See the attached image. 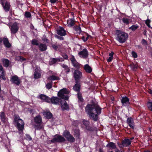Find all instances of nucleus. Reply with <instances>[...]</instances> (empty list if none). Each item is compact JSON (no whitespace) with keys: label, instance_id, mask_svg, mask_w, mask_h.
<instances>
[{"label":"nucleus","instance_id":"c756f323","mask_svg":"<svg viewBox=\"0 0 152 152\" xmlns=\"http://www.w3.org/2000/svg\"><path fill=\"white\" fill-rule=\"evenodd\" d=\"M129 99L126 96H125L124 97H122L121 99V102L123 104L129 103Z\"/></svg>","mask_w":152,"mask_h":152},{"label":"nucleus","instance_id":"49530a36","mask_svg":"<svg viewBox=\"0 0 152 152\" xmlns=\"http://www.w3.org/2000/svg\"><path fill=\"white\" fill-rule=\"evenodd\" d=\"M25 16L27 18H30L31 16V13L28 12H26L25 14Z\"/></svg>","mask_w":152,"mask_h":152},{"label":"nucleus","instance_id":"dca6fc26","mask_svg":"<svg viewBox=\"0 0 152 152\" xmlns=\"http://www.w3.org/2000/svg\"><path fill=\"white\" fill-rule=\"evenodd\" d=\"M132 143V142L131 140L125 138L121 142L122 145L124 147H128Z\"/></svg>","mask_w":152,"mask_h":152},{"label":"nucleus","instance_id":"680f3d73","mask_svg":"<svg viewBox=\"0 0 152 152\" xmlns=\"http://www.w3.org/2000/svg\"><path fill=\"white\" fill-rule=\"evenodd\" d=\"M110 98L112 103H113L114 101V97H113V96L112 97L111 96Z\"/></svg>","mask_w":152,"mask_h":152},{"label":"nucleus","instance_id":"ddd939ff","mask_svg":"<svg viewBox=\"0 0 152 152\" xmlns=\"http://www.w3.org/2000/svg\"><path fill=\"white\" fill-rule=\"evenodd\" d=\"M61 106L63 110H68L69 109V105L65 100L61 101Z\"/></svg>","mask_w":152,"mask_h":152},{"label":"nucleus","instance_id":"bb28decb","mask_svg":"<svg viewBox=\"0 0 152 152\" xmlns=\"http://www.w3.org/2000/svg\"><path fill=\"white\" fill-rule=\"evenodd\" d=\"M3 66L5 67H8L10 63V61L7 59L3 58L2 59Z\"/></svg>","mask_w":152,"mask_h":152},{"label":"nucleus","instance_id":"5701e85b","mask_svg":"<svg viewBox=\"0 0 152 152\" xmlns=\"http://www.w3.org/2000/svg\"><path fill=\"white\" fill-rule=\"evenodd\" d=\"M3 42L4 44L6 47L10 48L11 47V44L9 42V40L7 38H4Z\"/></svg>","mask_w":152,"mask_h":152},{"label":"nucleus","instance_id":"4d7b16f0","mask_svg":"<svg viewBox=\"0 0 152 152\" xmlns=\"http://www.w3.org/2000/svg\"><path fill=\"white\" fill-rule=\"evenodd\" d=\"M18 58H19V60L20 61H23L26 60V59L25 58H24L23 57L21 56H18Z\"/></svg>","mask_w":152,"mask_h":152},{"label":"nucleus","instance_id":"a211bd4d","mask_svg":"<svg viewBox=\"0 0 152 152\" xmlns=\"http://www.w3.org/2000/svg\"><path fill=\"white\" fill-rule=\"evenodd\" d=\"M1 78L4 80H6L5 75V71L2 66L0 64V79Z\"/></svg>","mask_w":152,"mask_h":152},{"label":"nucleus","instance_id":"f8f14e48","mask_svg":"<svg viewBox=\"0 0 152 152\" xmlns=\"http://www.w3.org/2000/svg\"><path fill=\"white\" fill-rule=\"evenodd\" d=\"M127 123L129 126L132 129H134L135 125L133 119L131 117L127 118Z\"/></svg>","mask_w":152,"mask_h":152},{"label":"nucleus","instance_id":"69168bd1","mask_svg":"<svg viewBox=\"0 0 152 152\" xmlns=\"http://www.w3.org/2000/svg\"><path fill=\"white\" fill-rule=\"evenodd\" d=\"M146 30H145V31L143 32V34L144 35H146Z\"/></svg>","mask_w":152,"mask_h":152},{"label":"nucleus","instance_id":"b1692460","mask_svg":"<svg viewBox=\"0 0 152 152\" xmlns=\"http://www.w3.org/2000/svg\"><path fill=\"white\" fill-rule=\"evenodd\" d=\"M39 98L45 101L46 102H50V98L44 94H41L39 96Z\"/></svg>","mask_w":152,"mask_h":152},{"label":"nucleus","instance_id":"7c9ffc66","mask_svg":"<svg viewBox=\"0 0 152 152\" xmlns=\"http://www.w3.org/2000/svg\"><path fill=\"white\" fill-rule=\"evenodd\" d=\"M61 66L64 69V71L66 73H68L70 72V68L66 65L62 64Z\"/></svg>","mask_w":152,"mask_h":152},{"label":"nucleus","instance_id":"e433bc0d","mask_svg":"<svg viewBox=\"0 0 152 152\" xmlns=\"http://www.w3.org/2000/svg\"><path fill=\"white\" fill-rule=\"evenodd\" d=\"M113 54L114 53L113 51L111 52V53L109 54V55L110 57L107 60V61L108 62H110L113 60Z\"/></svg>","mask_w":152,"mask_h":152},{"label":"nucleus","instance_id":"412c9836","mask_svg":"<svg viewBox=\"0 0 152 152\" xmlns=\"http://www.w3.org/2000/svg\"><path fill=\"white\" fill-rule=\"evenodd\" d=\"M129 66L131 68L132 70L135 71H136L139 67V66L137 62L135 64H134L133 62L131 63L129 65Z\"/></svg>","mask_w":152,"mask_h":152},{"label":"nucleus","instance_id":"a878e982","mask_svg":"<svg viewBox=\"0 0 152 152\" xmlns=\"http://www.w3.org/2000/svg\"><path fill=\"white\" fill-rule=\"evenodd\" d=\"M84 69L86 72L88 73H90L92 72V69L89 65L88 64H86L84 65Z\"/></svg>","mask_w":152,"mask_h":152},{"label":"nucleus","instance_id":"7ed1b4c3","mask_svg":"<svg viewBox=\"0 0 152 152\" xmlns=\"http://www.w3.org/2000/svg\"><path fill=\"white\" fill-rule=\"evenodd\" d=\"M117 39L121 43L125 42L128 37V34L122 31L116 30Z\"/></svg>","mask_w":152,"mask_h":152},{"label":"nucleus","instance_id":"c9c22d12","mask_svg":"<svg viewBox=\"0 0 152 152\" xmlns=\"http://www.w3.org/2000/svg\"><path fill=\"white\" fill-rule=\"evenodd\" d=\"M77 97L79 100V101H80L81 102H83L84 99L82 97V94L80 93H77Z\"/></svg>","mask_w":152,"mask_h":152},{"label":"nucleus","instance_id":"6e6d98bb","mask_svg":"<svg viewBox=\"0 0 152 152\" xmlns=\"http://www.w3.org/2000/svg\"><path fill=\"white\" fill-rule=\"evenodd\" d=\"M141 43H142V45H146L147 44V41L144 39H143L142 40V41L141 42Z\"/></svg>","mask_w":152,"mask_h":152},{"label":"nucleus","instance_id":"39448f33","mask_svg":"<svg viewBox=\"0 0 152 152\" xmlns=\"http://www.w3.org/2000/svg\"><path fill=\"white\" fill-rule=\"evenodd\" d=\"M74 70L73 76L75 81H80V80L82 77V72L79 70L72 69V71L73 72Z\"/></svg>","mask_w":152,"mask_h":152},{"label":"nucleus","instance_id":"6ab92c4d","mask_svg":"<svg viewBox=\"0 0 152 152\" xmlns=\"http://www.w3.org/2000/svg\"><path fill=\"white\" fill-rule=\"evenodd\" d=\"M60 99L57 97L53 96L50 99V101L52 104H59Z\"/></svg>","mask_w":152,"mask_h":152},{"label":"nucleus","instance_id":"3c124183","mask_svg":"<svg viewBox=\"0 0 152 152\" xmlns=\"http://www.w3.org/2000/svg\"><path fill=\"white\" fill-rule=\"evenodd\" d=\"M62 36H59L58 35H56L55 36V37L59 39L60 40H63L64 39V38L62 37Z\"/></svg>","mask_w":152,"mask_h":152},{"label":"nucleus","instance_id":"052dcab7","mask_svg":"<svg viewBox=\"0 0 152 152\" xmlns=\"http://www.w3.org/2000/svg\"><path fill=\"white\" fill-rule=\"evenodd\" d=\"M86 37L84 36H83L81 37V39L84 41L86 42Z\"/></svg>","mask_w":152,"mask_h":152},{"label":"nucleus","instance_id":"f257e3e1","mask_svg":"<svg viewBox=\"0 0 152 152\" xmlns=\"http://www.w3.org/2000/svg\"><path fill=\"white\" fill-rule=\"evenodd\" d=\"M85 109L86 113L90 118L95 121L98 120L99 115L101 113L102 108L97 104H88Z\"/></svg>","mask_w":152,"mask_h":152},{"label":"nucleus","instance_id":"4c0bfd02","mask_svg":"<svg viewBox=\"0 0 152 152\" xmlns=\"http://www.w3.org/2000/svg\"><path fill=\"white\" fill-rule=\"evenodd\" d=\"M138 27V26L137 25H132L130 27L129 29L132 31H134L136 30Z\"/></svg>","mask_w":152,"mask_h":152},{"label":"nucleus","instance_id":"8fccbe9b","mask_svg":"<svg viewBox=\"0 0 152 152\" xmlns=\"http://www.w3.org/2000/svg\"><path fill=\"white\" fill-rule=\"evenodd\" d=\"M36 125L35 126V128L36 129L39 130L42 129L43 128V127L42 126L40 125Z\"/></svg>","mask_w":152,"mask_h":152},{"label":"nucleus","instance_id":"79ce46f5","mask_svg":"<svg viewBox=\"0 0 152 152\" xmlns=\"http://www.w3.org/2000/svg\"><path fill=\"white\" fill-rule=\"evenodd\" d=\"M34 77L35 78L37 79L39 78L41 76V74L38 72L35 71L34 75Z\"/></svg>","mask_w":152,"mask_h":152},{"label":"nucleus","instance_id":"ea45409f","mask_svg":"<svg viewBox=\"0 0 152 152\" xmlns=\"http://www.w3.org/2000/svg\"><path fill=\"white\" fill-rule=\"evenodd\" d=\"M49 79L52 80H58L59 79V77L55 75H52L50 76L49 77Z\"/></svg>","mask_w":152,"mask_h":152},{"label":"nucleus","instance_id":"f3484780","mask_svg":"<svg viewBox=\"0 0 152 152\" xmlns=\"http://www.w3.org/2000/svg\"><path fill=\"white\" fill-rule=\"evenodd\" d=\"M75 84L73 87L74 91H76L78 93H79L80 90V81H75Z\"/></svg>","mask_w":152,"mask_h":152},{"label":"nucleus","instance_id":"774afa93","mask_svg":"<svg viewBox=\"0 0 152 152\" xmlns=\"http://www.w3.org/2000/svg\"><path fill=\"white\" fill-rule=\"evenodd\" d=\"M99 152H103V151L101 148L99 149Z\"/></svg>","mask_w":152,"mask_h":152},{"label":"nucleus","instance_id":"e2e57ef3","mask_svg":"<svg viewBox=\"0 0 152 152\" xmlns=\"http://www.w3.org/2000/svg\"><path fill=\"white\" fill-rule=\"evenodd\" d=\"M3 40V38H2L0 37V43H1Z\"/></svg>","mask_w":152,"mask_h":152},{"label":"nucleus","instance_id":"a19ab883","mask_svg":"<svg viewBox=\"0 0 152 152\" xmlns=\"http://www.w3.org/2000/svg\"><path fill=\"white\" fill-rule=\"evenodd\" d=\"M107 147L110 149L113 148H114V143L113 142H110L107 145Z\"/></svg>","mask_w":152,"mask_h":152},{"label":"nucleus","instance_id":"0eeeda50","mask_svg":"<svg viewBox=\"0 0 152 152\" xmlns=\"http://www.w3.org/2000/svg\"><path fill=\"white\" fill-rule=\"evenodd\" d=\"M65 140V139L63 137L59 135H56L50 140L52 143H54L56 142H62Z\"/></svg>","mask_w":152,"mask_h":152},{"label":"nucleus","instance_id":"de8ad7c7","mask_svg":"<svg viewBox=\"0 0 152 152\" xmlns=\"http://www.w3.org/2000/svg\"><path fill=\"white\" fill-rule=\"evenodd\" d=\"M131 54L132 57L134 58H136L137 57V53L134 51L132 52Z\"/></svg>","mask_w":152,"mask_h":152},{"label":"nucleus","instance_id":"f704fd0d","mask_svg":"<svg viewBox=\"0 0 152 152\" xmlns=\"http://www.w3.org/2000/svg\"><path fill=\"white\" fill-rule=\"evenodd\" d=\"M70 132L67 130H65L63 132V135L67 139L68 137L70 135Z\"/></svg>","mask_w":152,"mask_h":152},{"label":"nucleus","instance_id":"338daca9","mask_svg":"<svg viewBox=\"0 0 152 152\" xmlns=\"http://www.w3.org/2000/svg\"><path fill=\"white\" fill-rule=\"evenodd\" d=\"M115 152H122L121 150L119 149H117Z\"/></svg>","mask_w":152,"mask_h":152},{"label":"nucleus","instance_id":"aec40b11","mask_svg":"<svg viewBox=\"0 0 152 152\" xmlns=\"http://www.w3.org/2000/svg\"><path fill=\"white\" fill-rule=\"evenodd\" d=\"M67 26L69 27H72L74 26L76 23V21L73 18L69 19L67 21Z\"/></svg>","mask_w":152,"mask_h":152},{"label":"nucleus","instance_id":"9b49d317","mask_svg":"<svg viewBox=\"0 0 152 152\" xmlns=\"http://www.w3.org/2000/svg\"><path fill=\"white\" fill-rule=\"evenodd\" d=\"M57 34L61 36H65L66 35V31L62 27H60L56 30Z\"/></svg>","mask_w":152,"mask_h":152},{"label":"nucleus","instance_id":"58836bf2","mask_svg":"<svg viewBox=\"0 0 152 152\" xmlns=\"http://www.w3.org/2000/svg\"><path fill=\"white\" fill-rule=\"evenodd\" d=\"M74 134L77 138H79L80 136V130L78 129H75Z\"/></svg>","mask_w":152,"mask_h":152},{"label":"nucleus","instance_id":"6e6552de","mask_svg":"<svg viewBox=\"0 0 152 152\" xmlns=\"http://www.w3.org/2000/svg\"><path fill=\"white\" fill-rule=\"evenodd\" d=\"M70 60L71 61L72 65L75 69L79 70L81 64L77 61L74 56H72Z\"/></svg>","mask_w":152,"mask_h":152},{"label":"nucleus","instance_id":"09e8293b","mask_svg":"<svg viewBox=\"0 0 152 152\" xmlns=\"http://www.w3.org/2000/svg\"><path fill=\"white\" fill-rule=\"evenodd\" d=\"M59 59H57L55 58H53L51 61V62L53 64H55L58 61H59Z\"/></svg>","mask_w":152,"mask_h":152},{"label":"nucleus","instance_id":"473e14b6","mask_svg":"<svg viewBox=\"0 0 152 152\" xmlns=\"http://www.w3.org/2000/svg\"><path fill=\"white\" fill-rule=\"evenodd\" d=\"M69 142H74L75 140V138L71 134L69 135L67 138L66 139Z\"/></svg>","mask_w":152,"mask_h":152},{"label":"nucleus","instance_id":"603ef678","mask_svg":"<svg viewBox=\"0 0 152 152\" xmlns=\"http://www.w3.org/2000/svg\"><path fill=\"white\" fill-rule=\"evenodd\" d=\"M151 22V21L149 19H147L146 20L145 22V23L147 25V26L149 28L151 27L150 25V23Z\"/></svg>","mask_w":152,"mask_h":152},{"label":"nucleus","instance_id":"864d4df0","mask_svg":"<svg viewBox=\"0 0 152 152\" xmlns=\"http://www.w3.org/2000/svg\"><path fill=\"white\" fill-rule=\"evenodd\" d=\"M25 138L28 140H32V138L31 136L28 134L26 135Z\"/></svg>","mask_w":152,"mask_h":152},{"label":"nucleus","instance_id":"2f4dec72","mask_svg":"<svg viewBox=\"0 0 152 152\" xmlns=\"http://www.w3.org/2000/svg\"><path fill=\"white\" fill-rule=\"evenodd\" d=\"M73 28L77 31L78 34H80L81 32V28L80 26H74L73 27Z\"/></svg>","mask_w":152,"mask_h":152},{"label":"nucleus","instance_id":"cd10ccee","mask_svg":"<svg viewBox=\"0 0 152 152\" xmlns=\"http://www.w3.org/2000/svg\"><path fill=\"white\" fill-rule=\"evenodd\" d=\"M44 114L48 119H50L53 117V115L50 111H45L44 113Z\"/></svg>","mask_w":152,"mask_h":152},{"label":"nucleus","instance_id":"5fc2aeb1","mask_svg":"<svg viewBox=\"0 0 152 152\" xmlns=\"http://www.w3.org/2000/svg\"><path fill=\"white\" fill-rule=\"evenodd\" d=\"M52 48L55 50L57 51L58 49V46L55 44H52Z\"/></svg>","mask_w":152,"mask_h":152},{"label":"nucleus","instance_id":"4be33fe9","mask_svg":"<svg viewBox=\"0 0 152 152\" xmlns=\"http://www.w3.org/2000/svg\"><path fill=\"white\" fill-rule=\"evenodd\" d=\"M0 118L1 121L4 123H6L7 118L6 117L4 112H1L0 114Z\"/></svg>","mask_w":152,"mask_h":152},{"label":"nucleus","instance_id":"bf43d9fd","mask_svg":"<svg viewBox=\"0 0 152 152\" xmlns=\"http://www.w3.org/2000/svg\"><path fill=\"white\" fill-rule=\"evenodd\" d=\"M58 1V0H50V2L52 4L56 3Z\"/></svg>","mask_w":152,"mask_h":152},{"label":"nucleus","instance_id":"a18cd8bd","mask_svg":"<svg viewBox=\"0 0 152 152\" xmlns=\"http://www.w3.org/2000/svg\"><path fill=\"white\" fill-rule=\"evenodd\" d=\"M122 21L126 25H128L129 23V20L127 18H124L122 19Z\"/></svg>","mask_w":152,"mask_h":152},{"label":"nucleus","instance_id":"c03bdc74","mask_svg":"<svg viewBox=\"0 0 152 152\" xmlns=\"http://www.w3.org/2000/svg\"><path fill=\"white\" fill-rule=\"evenodd\" d=\"M31 44L33 45H35L37 46H39V45L38 43V40L36 39H33L32 40Z\"/></svg>","mask_w":152,"mask_h":152},{"label":"nucleus","instance_id":"20e7f679","mask_svg":"<svg viewBox=\"0 0 152 152\" xmlns=\"http://www.w3.org/2000/svg\"><path fill=\"white\" fill-rule=\"evenodd\" d=\"M70 93L69 91L66 88H63L58 92L57 95L58 97L65 100H67L69 99L68 94Z\"/></svg>","mask_w":152,"mask_h":152},{"label":"nucleus","instance_id":"c85d7f7f","mask_svg":"<svg viewBox=\"0 0 152 152\" xmlns=\"http://www.w3.org/2000/svg\"><path fill=\"white\" fill-rule=\"evenodd\" d=\"M35 122L37 124H40L42 122V119L39 116L35 117L34 118Z\"/></svg>","mask_w":152,"mask_h":152},{"label":"nucleus","instance_id":"f03ea898","mask_svg":"<svg viewBox=\"0 0 152 152\" xmlns=\"http://www.w3.org/2000/svg\"><path fill=\"white\" fill-rule=\"evenodd\" d=\"M13 122L17 127L18 130L22 131L24 128V123L23 121L20 118L18 115H15L14 116Z\"/></svg>","mask_w":152,"mask_h":152},{"label":"nucleus","instance_id":"13d9d810","mask_svg":"<svg viewBox=\"0 0 152 152\" xmlns=\"http://www.w3.org/2000/svg\"><path fill=\"white\" fill-rule=\"evenodd\" d=\"M135 47H137L138 49L140 50H143V48L141 45H135Z\"/></svg>","mask_w":152,"mask_h":152},{"label":"nucleus","instance_id":"423d86ee","mask_svg":"<svg viewBox=\"0 0 152 152\" xmlns=\"http://www.w3.org/2000/svg\"><path fill=\"white\" fill-rule=\"evenodd\" d=\"M10 28L11 34H14L18 32L19 27L18 23L15 22L10 26Z\"/></svg>","mask_w":152,"mask_h":152},{"label":"nucleus","instance_id":"1a4fd4ad","mask_svg":"<svg viewBox=\"0 0 152 152\" xmlns=\"http://www.w3.org/2000/svg\"><path fill=\"white\" fill-rule=\"evenodd\" d=\"M10 81L12 83L18 86L20 83V80L17 75H15L11 77Z\"/></svg>","mask_w":152,"mask_h":152},{"label":"nucleus","instance_id":"37998d69","mask_svg":"<svg viewBox=\"0 0 152 152\" xmlns=\"http://www.w3.org/2000/svg\"><path fill=\"white\" fill-rule=\"evenodd\" d=\"M52 82L48 83L46 85V87L47 89H50L52 88Z\"/></svg>","mask_w":152,"mask_h":152},{"label":"nucleus","instance_id":"0e129e2a","mask_svg":"<svg viewBox=\"0 0 152 152\" xmlns=\"http://www.w3.org/2000/svg\"><path fill=\"white\" fill-rule=\"evenodd\" d=\"M64 57L66 59H67L68 58V56L66 54L64 55Z\"/></svg>","mask_w":152,"mask_h":152},{"label":"nucleus","instance_id":"4468645a","mask_svg":"<svg viewBox=\"0 0 152 152\" xmlns=\"http://www.w3.org/2000/svg\"><path fill=\"white\" fill-rule=\"evenodd\" d=\"M1 4L5 12H7L10 10L11 7V5L9 2H6L5 4L4 2H1Z\"/></svg>","mask_w":152,"mask_h":152},{"label":"nucleus","instance_id":"2eb2a0df","mask_svg":"<svg viewBox=\"0 0 152 152\" xmlns=\"http://www.w3.org/2000/svg\"><path fill=\"white\" fill-rule=\"evenodd\" d=\"M83 124L85 126L87 130L91 131L94 130V129L90 126V122L89 121L83 120Z\"/></svg>","mask_w":152,"mask_h":152},{"label":"nucleus","instance_id":"9d476101","mask_svg":"<svg viewBox=\"0 0 152 152\" xmlns=\"http://www.w3.org/2000/svg\"><path fill=\"white\" fill-rule=\"evenodd\" d=\"M78 54L81 58H86L88 57V53L86 49H84L82 51L79 52Z\"/></svg>","mask_w":152,"mask_h":152},{"label":"nucleus","instance_id":"393cba45","mask_svg":"<svg viewBox=\"0 0 152 152\" xmlns=\"http://www.w3.org/2000/svg\"><path fill=\"white\" fill-rule=\"evenodd\" d=\"M39 48L41 51H43L47 49V47L45 44L40 43L39 45Z\"/></svg>","mask_w":152,"mask_h":152},{"label":"nucleus","instance_id":"72a5a7b5","mask_svg":"<svg viewBox=\"0 0 152 152\" xmlns=\"http://www.w3.org/2000/svg\"><path fill=\"white\" fill-rule=\"evenodd\" d=\"M147 105L148 110L152 111V101L148 102L147 103Z\"/></svg>","mask_w":152,"mask_h":152}]
</instances>
